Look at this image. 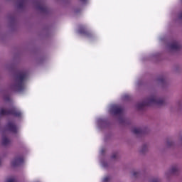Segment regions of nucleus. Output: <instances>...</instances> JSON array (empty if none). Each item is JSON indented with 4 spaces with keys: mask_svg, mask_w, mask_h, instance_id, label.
<instances>
[{
    "mask_svg": "<svg viewBox=\"0 0 182 182\" xmlns=\"http://www.w3.org/2000/svg\"><path fill=\"white\" fill-rule=\"evenodd\" d=\"M166 105V100L164 98H159L156 95H151L145 99L144 102L138 103L136 107L141 109L144 106H164Z\"/></svg>",
    "mask_w": 182,
    "mask_h": 182,
    "instance_id": "1",
    "label": "nucleus"
},
{
    "mask_svg": "<svg viewBox=\"0 0 182 182\" xmlns=\"http://www.w3.org/2000/svg\"><path fill=\"white\" fill-rule=\"evenodd\" d=\"M25 79V75L21 74L18 75L14 85L11 86L12 89H15V90H18L20 92V90H22V82H23V80Z\"/></svg>",
    "mask_w": 182,
    "mask_h": 182,
    "instance_id": "2",
    "label": "nucleus"
},
{
    "mask_svg": "<svg viewBox=\"0 0 182 182\" xmlns=\"http://www.w3.org/2000/svg\"><path fill=\"white\" fill-rule=\"evenodd\" d=\"M180 171V168L178 165H173L168 171L165 172V176L168 178L171 174H176Z\"/></svg>",
    "mask_w": 182,
    "mask_h": 182,
    "instance_id": "3",
    "label": "nucleus"
},
{
    "mask_svg": "<svg viewBox=\"0 0 182 182\" xmlns=\"http://www.w3.org/2000/svg\"><path fill=\"white\" fill-rule=\"evenodd\" d=\"M4 114H14V116H16L19 117V116H21V112L15 109H13L11 111H9V112L6 111V109H1L0 115H4Z\"/></svg>",
    "mask_w": 182,
    "mask_h": 182,
    "instance_id": "4",
    "label": "nucleus"
},
{
    "mask_svg": "<svg viewBox=\"0 0 182 182\" xmlns=\"http://www.w3.org/2000/svg\"><path fill=\"white\" fill-rule=\"evenodd\" d=\"M181 48V46H180V44H178V43L173 42L168 46V52H176V50H178V49H180Z\"/></svg>",
    "mask_w": 182,
    "mask_h": 182,
    "instance_id": "5",
    "label": "nucleus"
},
{
    "mask_svg": "<svg viewBox=\"0 0 182 182\" xmlns=\"http://www.w3.org/2000/svg\"><path fill=\"white\" fill-rule=\"evenodd\" d=\"M122 110H123L122 107L117 105H112L110 109V112L113 114H118L119 113H121Z\"/></svg>",
    "mask_w": 182,
    "mask_h": 182,
    "instance_id": "6",
    "label": "nucleus"
},
{
    "mask_svg": "<svg viewBox=\"0 0 182 182\" xmlns=\"http://www.w3.org/2000/svg\"><path fill=\"white\" fill-rule=\"evenodd\" d=\"M22 163H23V159H22L21 158H18L13 161L11 164L13 167H16V166H21Z\"/></svg>",
    "mask_w": 182,
    "mask_h": 182,
    "instance_id": "7",
    "label": "nucleus"
},
{
    "mask_svg": "<svg viewBox=\"0 0 182 182\" xmlns=\"http://www.w3.org/2000/svg\"><path fill=\"white\" fill-rule=\"evenodd\" d=\"M132 132L134 134H141V133H144V131L143 129L135 127L132 129Z\"/></svg>",
    "mask_w": 182,
    "mask_h": 182,
    "instance_id": "8",
    "label": "nucleus"
},
{
    "mask_svg": "<svg viewBox=\"0 0 182 182\" xmlns=\"http://www.w3.org/2000/svg\"><path fill=\"white\" fill-rule=\"evenodd\" d=\"M141 154H144L149 151V144H143L139 150Z\"/></svg>",
    "mask_w": 182,
    "mask_h": 182,
    "instance_id": "9",
    "label": "nucleus"
},
{
    "mask_svg": "<svg viewBox=\"0 0 182 182\" xmlns=\"http://www.w3.org/2000/svg\"><path fill=\"white\" fill-rule=\"evenodd\" d=\"M8 127L10 132H12L13 133H16V130H18V128H16V126H15V124L12 123H9Z\"/></svg>",
    "mask_w": 182,
    "mask_h": 182,
    "instance_id": "10",
    "label": "nucleus"
},
{
    "mask_svg": "<svg viewBox=\"0 0 182 182\" xmlns=\"http://www.w3.org/2000/svg\"><path fill=\"white\" fill-rule=\"evenodd\" d=\"M11 144V140H9L8 138L6 137H4L2 139V144L4 146H8L9 144Z\"/></svg>",
    "mask_w": 182,
    "mask_h": 182,
    "instance_id": "11",
    "label": "nucleus"
},
{
    "mask_svg": "<svg viewBox=\"0 0 182 182\" xmlns=\"http://www.w3.org/2000/svg\"><path fill=\"white\" fill-rule=\"evenodd\" d=\"M175 145H176V141H174L169 140V141H167L166 142V146L168 147H171V146H175Z\"/></svg>",
    "mask_w": 182,
    "mask_h": 182,
    "instance_id": "12",
    "label": "nucleus"
},
{
    "mask_svg": "<svg viewBox=\"0 0 182 182\" xmlns=\"http://www.w3.org/2000/svg\"><path fill=\"white\" fill-rule=\"evenodd\" d=\"M111 159L112 160H116V159H117V154H113L111 156Z\"/></svg>",
    "mask_w": 182,
    "mask_h": 182,
    "instance_id": "13",
    "label": "nucleus"
},
{
    "mask_svg": "<svg viewBox=\"0 0 182 182\" xmlns=\"http://www.w3.org/2000/svg\"><path fill=\"white\" fill-rule=\"evenodd\" d=\"M6 182H15V179L9 178V179H7Z\"/></svg>",
    "mask_w": 182,
    "mask_h": 182,
    "instance_id": "14",
    "label": "nucleus"
},
{
    "mask_svg": "<svg viewBox=\"0 0 182 182\" xmlns=\"http://www.w3.org/2000/svg\"><path fill=\"white\" fill-rule=\"evenodd\" d=\"M107 181H109V178H104V182H107Z\"/></svg>",
    "mask_w": 182,
    "mask_h": 182,
    "instance_id": "15",
    "label": "nucleus"
},
{
    "mask_svg": "<svg viewBox=\"0 0 182 182\" xmlns=\"http://www.w3.org/2000/svg\"><path fill=\"white\" fill-rule=\"evenodd\" d=\"M133 176H137V174H139V173H137V172H136V171H134V172H133Z\"/></svg>",
    "mask_w": 182,
    "mask_h": 182,
    "instance_id": "16",
    "label": "nucleus"
},
{
    "mask_svg": "<svg viewBox=\"0 0 182 182\" xmlns=\"http://www.w3.org/2000/svg\"><path fill=\"white\" fill-rule=\"evenodd\" d=\"M102 166L103 167H107V166L106 165V163L102 164Z\"/></svg>",
    "mask_w": 182,
    "mask_h": 182,
    "instance_id": "17",
    "label": "nucleus"
},
{
    "mask_svg": "<svg viewBox=\"0 0 182 182\" xmlns=\"http://www.w3.org/2000/svg\"><path fill=\"white\" fill-rule=\"evenodd\" d=\"M178 142L182 143V139H180L178 141Z\"/></svg>",
    "mask_w": 182,
    "mask_h": 182,
    "instance_id": "18",
    "label": "nucleus"
},
{
    "mask_svg": "<svg viewBox=\"0 0 182 182\" xmlns=\"http://www.w3.org/2000/svg\"><path fill=\"white\" fill-rule=\"evenodd\" d=\"M124 97V99H127V97H129V96L125 95Z\"/></svg>",
    "mask_w": 182,
    "mask_h": 182,
    "instance_id": "19",
    "label": "nucleus"
},
{
    "mask_svg": "<svg viewBox=\"0 0 182 182\" xmlns=\"http://www.w3.org/2000/svg\"><path fill=\"white\" fill-rule=\"evenodd\" d=\"M82 33V31H80Z\"/></svg>",
    "mask_w": 182,
    "mask_h": 182,
    "instance_id": "20",
    "label": "nucleus"
}]
</instances>
